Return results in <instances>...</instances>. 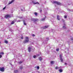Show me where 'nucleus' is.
Masks as SVG:
<instances>
[{
    "mask_svg": "<svg viewBox=\"0 0 73 73\" xmlns=\"http://www.w3.org/2000/svg\"><path fill=\"white\" fill-rule=\"evenodd\" d=\"M44 42H45V43H47V41H45Z\"/></svg>",
    "mask_w": 73,
    "mask_h": 73,
    "instance_id": "obj_40",
    "label": "nucleus"
},
{
    "mask_svg": "<svg viewBox=\"0 0 73 73\" xmlns=\"http://www.w3.org/2000/svg\"><path fill=\"white\" fill-rule=\"evenodd\" d=\"M23 67L22 66L20 67V69H23Z\"/></svg>",
    "mask_w": 73,
    "mask_h": 73,
    "instance_id": "obj_31",
    "label": "nucleus"
},
{
    "mask_svg": "<svg viewBox=\"0 0 73 73\" xmlns=\"http://www.w3.org/2000/svg\"><path fill=\"white\" fill-rule=\"evenodd\" d=\"M31 2H32L31 3V4H39L38 2L35 3L34 1H32Z\"/></svg>",
    "mask_w": 73,
    "mask_h": 73,
    "instance_id": "obj_3",
    "label": "nucleus"
},
{
    "mask_svg": "<svg viewBox=\"0 0 73 73\" xmlns=\"http://www.w3.org/2000/svg\"><path fill=\"white\" fill-rule=\"evenodd\" d=\"M29 42V38L28 37H26L25 38L24 43H27Z\"/></svg>",
    "mask_w": 73,
    "mask_h": 73,
    "instance_id": "obj_1",
    "label": "nucleus"
},
{
    "mask_svg": "<svg viewBox=\"0 0 73 73\" xmlns=\"http://www.w3.org/2000/svg\"><path fill=\"white\" fill-rule=\"evenodd\" d=\"M2 57V55H0V58H1Z\"/></svg>",
    "mask_w": 73,
    "mask_h": 73,
    "instance_id": "obj_38",
    "label": "nucleus"
},
{
    "mask_svg": "<svg viewBox=\"0 0 73 73\" xmlns=\"http://www.w3.org/2000/svg\"><path fill=\"white\" fill-rule=\"evenodd\" d=\"M51 64H53V63H54V62L53 61H52L50 62Z\"/></svg>",
    "mask_w": 73,
    "mask_h": 73,
    "instance_id": "obj_15",
    "label": "nucleus"
},
{
    "mask_svg": "<svg viewBox=\"0 0 73 73\" xmlns=\"http://www.w3.org/2000/svg\"><path fill=\"white\" fill-rule=\"evenodd\" d=\"M60 17V16L58 15L57 16V19L58 20H60V18H59Z\"/></svg>",
    "mask_w": 73,
    "mask_h": 73,
    "instance_id": "obj_14",
    "label": "nucleus"
},
{
    "mask_svg": "<svg viewBox=\"0 0 73 73\" xmlns=\"http://www.w3.org/2000/svg\"><path fill=\"white\" fill-rule=\"evenodd\" d=\"M64 25H65V24H64Z\"/></svg>",
    "mask_w": 73,
    "mask_h": 73,
    "instance_id": "obj_44",
    "label": "nucleus"
},
{
    "mask_svg": "<svg viewBox=\"0 0 73 73\" xmlns=\"http://www.w3.org/2000/svg\"><path fill=\"white\" fill-rule=\"evenodd\" d=\"M36 68H37V69H39V68H40V67H39V66H37V67H36Z\"/></svg>",
    "mask_w": 73,
    "mask_h": 73,
    "instance_id": "obj_26",
    "label": "nucleus"
},
{
    "mask_svg": "<svg viewBox=\"0 0 73 73\" xmlns=\"http://www.w3.org/2000/svg\"><path fill=\"white\" fill-rule=\"evenodd\" d=\"M56 50L57 52H58V51H59V48H57V49H56Z\"/></svg>",
    "mask_w": 73,
    "mask_h": 73,
    "instance_id": "obj_25",
    "label": "nucleus"
},
{
    "mask_svg": "<svg viewBox=\"0 0 73 73\" xmlns=\"http://www.w3.org/2000/svg\"><path fill=\"white\" fill-rule=\"evenodd\" d=\"M18 72V70H15L14 71V73H17Z\"/></svg>",
    "mask_w": 73,
    "mask_h": 73,
    "instance_id": "obj_16",
    "label": "nucleus"
},
{
    "mask_svg": "<svg viewBox=\"0 0 73 73\" xmlns=\"http://www.w3.org/2000/svg\"><path fill=\"white\" fill-rule=\"evenodd\" d=\"M0 71L1 72H4V67L0 68Z\"/></svg>",
    "mask_w": 73,
    "mask_h": 73,
    "instance_id": "obj_6",
    "label": "nucleus"
},
{
    "mask_svg": "<svg viewBox=\"0 0 73 73\" xmlns=\"http://www.w3.org/2000/svg\"><path fill=\"white\" fill-rule=\"evenodd\" d=\"M59 57L61 62H63V59L62 58V55L60 54V55Z\"/></svg>",
    "mask_w": 73,
    "mask_h": 73,
    "instance_id": "obj_4",
    "label": "nucleus"
},
{
    "mask_svg": "<svg viewBox=\"0 0 73 73\" xmlns=\"http://www.w3.org/2000/svg\"><path fill=\"white\" fill-rule=\"evenodd\" d=\"M1 42H0V44H1Z\"/></svg>",
    "mask_w": 73,
    "mask_h": 73,
    "instance_id": "obj_45",
    "label": "nucleus"
},
{
    "mask_svg": "<svg viewBox=\"0 0 73 73\" xmlns=\"http://www.w3.org/2000/svg\"><path fill=\"white\" fill-rule=\"evenodd\" d=\"M5 43H6V44H8V41H7V40H5Z\"/></svg>",
    "mask_w": 73,
    "mask_h": 73,
    "instance_id": "obj_19",
    "label": "nucleus"
},
{
    "mask_svg": "<svg viewBox=\"0 0 73 73\" xmlns=\"http://www.w3.org/2000/svg\"><path fill=\"white\" fill-rule=\"evenodd\" d=\"M38 56H39V55H38Z\"/></svg>",
    "mask_w": 73,
    "mask_h": 73,
    "instance_id": "obj_46",
    "label": "nucleus"
},
{
    "mask_svg": "<svg viewBox=\"0 0 73 73\" xmlns=\"http://www.w3.org/2000/svg\"><path fill=\"white\" fill-rule=\"evenodd\" d=\"M46 18V17H45V18H43V19H40L41 21H44L45 20V19Z\"/></svg>",
    "mask_w": 73,
    "mask_h": 73,
    "instance_id": "obj_11",
    "label": "nucleus"
},
{
    "mask_svg": "<svg viewBox=\"0 0 73 73\" xmlns=\"http://www.w3.org/2000/svg\"><path fill=\"white\" fill-rule=\"evenodd\" d=\"M36 56L34 55L33 56V58H36Z\"/></svg>",
    "mask_w": 73,
    "mask_h": 73,
    "instance_id": "obj_34",
    "label": "nucleus"
},
{
    "mask_svg": "<svg viewBox=\"0 0 73 73\" xmlns=\"http://www.w3.org/2000/svg\"><path fill=\"white\" fill-rule=\"evenodd\" d=\"M62 21H63V22H65V20H64V19H62Z\"/></svg>",
    "mask_w": 73,
    "mask_h": 73,
    "instance_id": "obj_30",
    "label": "nucleus"
},
{
    "mask_svg": "<svg viewBox=\"0 0 73 73\" xmlns=\"http://www.w3.org/2000/svg\"><path fill=\"white\" fill-rule=\"evenodd\" d=\"M46 40H47V41H48V40H49V38H46Z\"/></svg>",
    "mask_w": 73,
    "mask_h": 73,
    "instance_id": "obj_39",
    "label": "nucleus"
},
{
    "mask_svg": "<svg viewBox=\"0 0 73 73\" xmlns=\"http://www.w3.org/2000/svg\"><path fill=\"white\" fill-rule=\"evenodd\" d=\"M39 60H40V61H41L42 60V57H40L39 58Z\"/></svg>",
    "mask_w": 73,
    "mask_h": 73,
    "instance_id": "obj_12",
    "label": "nucleus"
},
{
    "mask_svg": "<svg viewBox=\"0 0 73 73\" xmlns=\"http://www.w3.org/2000/svg\"><path fill=\"white\" fill-rule=\"evenodd\" d=\"M21 39H23V37H21Z\"/></svg>",
    "mask_w": 73,
    "mask_h": 73,
    "instance_id": "obj_42",
    "label": "nucleus"
},
{
    "mask_svg": "<svg viewBox=\"0 0 73 73\" xmlns=\"http://www.w3.org/2000/svg\"><path fill=\"white\" fill-rule=\"evenodd\" d=\"M28 51L29 52H31V48L30 47H29L28 48Z\"/></svg>",
    "mask_w": 73,
    "mask_h": 73,
    "instance_id": "obj_10",
    "label": "nucleus"
},
{
    "mask_svg": "<svg viewBox=\"0 0 73 73\" xmlns=\"http://www.w3.org/2000/svg\"><path fill=\"white\" fill-rule=\"evenodd\" d=\"M64 17L65 19H66V18H67V16H64Z\"/></svg>",
    "mask_w": 73,
    "mask_h": 73,
    "instance_id": "obj_28",
    "label": "nucleus"
},
{
    "mask_svg": "<svg viewBox=\"0 0 73 73\" xmlns=\"http://www.w3.org/2000/svg\"><path fill=\"white\" fill-rule=\"evenodd\" d=\"M11 16L9 15H6L5 16V17L6 19H7V18H10L11 17Z\"/></svg>",
    "mask_w": 73,
    "mask_h": 73,
    "instance_id": "obj_5",
    "label": "nucleus"
},
{
    "mask_svg": "<svg viewBox=\"0 0 73 73\" xmlns=\"http://www.w3.org/2000/svg\"><path fill=\"white\" fill-rule=\"evenodd\" d=\"M38 19H35L34 18H31V20L32 21H38Z\"/></svg>",
    "mask_w": 73,
    "mask_h": 73,
    "instance_id": "obj_7",
    "label": "nucleus"
},
{
    "mask_svg": "<svg viewBox=\"0 0 73 73\" xmlns=\"http://www.w3.org/2000/svg\"><path fill=\"white\" fill-rule=\"evenodd\" d=\"M63 29H66V27H65V26H63Z\"/></svg>",
    "mask_w": 73,
    "mask_h": 73,
    "instance_id": "obj_22",
    "label": "nucleus"
},
{
    "mask_svg": "<svg viewBox=\"0 0 73 73\" xmlns=\"http://www.w3.org/2000/svg\"><path fill=\"white\" fill-rule=\"evenodd\" d=\"M59 71L60 72H62V70L60 69L59 70Z\"/></svg>",
    "mask_w": 73,
    "mask_h": 73,
    "instance_id": "obj_18",
    "label": "nucleus"
},
{
    "mask_svg": "<svg viewBox=\"0 0 73 73\" xmlns=\"http://www.w3.org/2000/svg\"><path fill=\"white\" fill-rule=\"evenodd\" d=\"M58 67H56L55 68V69H58Z\"/></svg>",
    "mask_w": 73,
    "mask_h": 73,
    "instance_id": "obj_32",
    "label": "nucleus"
},
{
    "mask_svg": "<svg viewBox=\"0 0 73 73\" xmlns=\"http://www.w3.org/2000/svg\"><path fill=\"white\" fill-rule=\"evenodd\" d=\"M9 30L10 31H12V29H9Z\"/></svg>",
    "mask_w": 73,
    "mask_h": 73,
    "instance_id": "obj_41",
    "label": "nucleus"
},
{
    "mask_svg": "<svg viewBox=\"0 0 73 73\" xmlns=\"http://www.w3.org/2000/svg\"><path fill=\"white\" fill-rule=\"evenodd\" d=\"M49 25H46L45 26V27H43V29H46V28H47L49 27Z\"/></svg>",
    "mask_w": 73,
    "mask_h": 73,
    "instance_id": "obj_8",
    "label": "nucleus"
},
{
    "mask_svg": "<svg viewBox=\"0 0 73 73\" xmlns=\"http://www.w3.org/2000/svg\"><path fill=\"white\" fill-rule=\"evenodd\" d=\"M65 65H66V63H65Z\"/></svg>",
    "mask_w": 73,
    "mask_h": 73,
    "instance_id": "obj_43",
    "label": "nucleus"
},
{
    "mask_svg": "<svg viewBox=\"0 0 73 73\" xmlns=\"http://www.w3.org/2000/svg\"><path fill=\"white\" fill-rule=\"evenodd\" d=\"M34 14L35 16H37V13L36 12Z\"/></svg>",
    "mask_w": 73,
    "mask_h": 73,
    "instance_id": "obj_17",
    "label": "nucleus"
},
{
    "mask_svg": "<svg viewBox=\"0 0 73 73\" xmlns=\"http://www.w3.org/2000/svg\"><path fill=\"white\" fill-rule=\"evenodd\" d=\"M0 54H4V52H0Z\"/></svg>",
    "mask_w": 73,
    "mask_h": 73,
    "instance_id": "obj_21",
    "label": "nucleus"
},
{
    "mask_svg": "<svg viewBox=\"0 0 73 73\" xmlns=\"http://www.w3.org/2000/svg\"><path fill=\"white\" fill-rule=\"evenodd\" d=\"M53 3L56 4L57 5H60V4H61V3L55 1H54L53 2Z\"/></svg>",
    "mask_w": 73,
    "mask_h": 73,
    "instance_id": "obj_2",
    "label": "nucleus"
},
{
    "mask_svg": "<svg viewBox=\"0 0 73 73\" xmlns=\"http://www.w3.org/2000/svg\"><path fill=\"white\" fill-rule=\"evenodd\" d=\"M19 18H20V19H23V17H19Z\"/></svg>",
    "mask_w": 73,
    "mask_h": 73,
    "instance_id": "obj_36",
    "label": "nucleus"
},
{
    "mask_svg": "<svg viewBox=\"0 0 73 73\" xmlns=\"http://www.w3.org/2000/svg\"><path fill=\"white\" fill-rule=\"evenodd\" d=\"M40 12H42V9H40Z\"/></svg>",
    "mask_w": 73,
    "mask_h": 73,
    "instance_id": "obj_33",
    "label": "nucleus"
},
{
    "mask_svg": "<svg viewBox=\"0 0 73 73\" xmlns=\"http://www.w3.org/2000/svg\"><path fill=\"white\" fill-rule=\"evenodd\" d=\"M15 23V22L13 21L11 22V24H13Z\"/></svg>",
    "mask_w": 73,
    "mask_h": 73,
    "instance_id": "obj_24",
    "label": "nucleus"
},
{
    "mask_svg": "<svg viewBox=\"0 0 73 73\" xmlns=\"http://www.w3.org/2000/svg\"><path fill=\"white\" fill-rule=\"evenodd\" d=\"M32 36H33V37H35V35H34V34H33L32 35Z\"/></svg>",
    "mask_w": 73,
    "mask_h": 73,
    "instance_id": "obj_37",
    "label": "nucleus"
},
{
    "mask_svg": "<svg viewBox=\"0 0 73 73\" xmlns=\"http://www.w3.org/2000/svg\"><path fill=\"white\" fill-rule=\"evenodd\" d=\"M20 21H21V20H18L17 21V22H20Z\"/></svg>",
    "mask_w": 73,
    "mask_h": 73,
    "instance_id": "obj_20",
    "label": "nucleus"
},
{
    "mask_svg": "<svg viewBox=\"0 0 73 73\" xmlns=\"http://www.w3.org/2000/svg\"><path fill=\"white\" fill-rule=\"evenodd\" d=\"M15 1V0H13L11 1V2H9V4H12L13 2Z\"/></svg>",
    "mask_w": 73,
    "mask_h": 73,
    "instance_id": "obj_9",
    "label": "nucleus"
},
{
    "mask_svg": "<svg viewBox=\"0 0 73 73\" xmlns=\"http://www.w3.org/2000/svg\"><path fill=\"white\" fill-rule=\"evenodd\" d=\"M5 8H6V6L3 9V10H4V9H5Z\"/></svg>",
    "mask_w": 73,
    "mask_h": 73,
    "instance_id": "obj_29",
    "label": "nucleus"
},
{
    "mask_svg": "<svg viewBox=\"0 0 73 73\" xmlns=\"http://www.w3.org/2000/svg\"><path fill=\"white\" fill-rule=\"evenodd\" d=\"M23 24L24 25H27V23H25V21L24 20L23 21Z\"/></svg>",
    "mask_w": 73,
    "mask_h": 73,
    "instance_id": "obj_13",
    "label": "nucleus"
},
{
    "mask_svg": "<svg viewBox=\"0 0 73 73\" xmlns=\"http://www.w3.org/2000/svg\"><path fill=\"white\" fill-rule=\"evenodd\" d=\"M21 11H25V9H24H24H23V10L22 9H21Z\"/></svg>",
    "mask_w": 73,
    "mask_h": 73,
    "instance_id": "obj_27",
    "label": "nucleus"
},
{
    "mask_svg": "<svg viewBox=\"0 0 73 73\" xmlns=\"http://www.w3.org/2000/svg\"><path fill=\"white\" fill-rule=\"evenodd\" d=\"M71 40H72V42L73 43V38L72 37L71 38Z\"/></svg>",
    "mask_w": 73,
    "mask_h": 73,
    "instance_id": "obj_23",
    "label": "nucleus"
},
{
    "mask_svg": "<svg viewBox=\"0 0 73 73\" xmlns=\"http://www.w3.org/2000/svg\"><path fill=\"white\" fill-rule=\"evenodd\" d=\"M23 62H21V61H20L19 62V64H22V63Z\"/></svg>",
    "mask_w": 73,
    "mask_h": 73,
    "instance_id": "obj_35",
    "label": "nucleus"
}]
</instances>
